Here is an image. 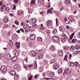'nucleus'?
Listing matches in <instances>:
<instances>
[{"label":"nucleus","mask_w":80,"mask_h":80,"mask_svg":"<svg viewBox=\"0 0 80 80\" xmlns=\"http://www.w3.org/2000/svg\"><path fill=\"white\" fill-rule=\"evenodd\" d=\"M60 38L58 36H54L52 38V40L55 42H59L60 41Z\"/></svg>","instance_id":"obj_1"},{"label":"nucleus","mask_w":80,"mask_h":80,"mask_svg":"<svg viewBox=\"0 0 80 80\" xmlns=\"http://www.w3.org/2000/svg\"><path fill=\"white\" fill-rule=\"evenodd\" d=\"M0 69L1 71L3 73H6L7 72V68L5 66H1Z\"/></svg>","instance_id":"obj_2"},{"label":"nucleus","mask_w":80,"mask_h":80,"mask_svg":"<svg viewBox=\"0 0 80 80\" xmlns=\"http://www.w3.org/2000/svg\"><path fill=\"white\" fill-rule=\"evenodd\" d=\"M36 37V36H35V35L32 34L30 35L29 38L30 40H33Z\"/></svg>","instance_id":"obj_3"},{"label":"nucleus","mask_w":80,"mask_h":80,"mask_svg":"<svg viewBox=\"0 0 80 80\" xmlns=\"http://www.w3.org/2000/svg\"><path fill=\"white\" fill-rule=\"evenodd\" d=\"M53 67L54 70H57L58 68V65L57 63H55L53 64Z\"/></svg>","instance_id":"obj_4"},{"label":"nucleus","mask_w":80,"mask_h":80,"mask_svg":"<svg viewBox=\"0 0 80 80\" xmlns=\"http://www.w3.org/2000/svg\"><path fill=\"white\" fill-rule=\"evenodd\" d=\"M48 76L49 77L52 78V77H53L55 76V74L53 72H51L49 74Z\"/></svg>","instance_id":"obj_5"},{"label":"nucleus","mask_w":80,"mask_h":80,"mask_svg":"<svg viewBox=\"0 0 80 80\" xmlns=\"http://www.w3.org/2000/svg\"><path fill=\"white\" fill-rule=\"evenodd\" d=\"M58 54L60 56H61L63 55V52H62V50H59L58 51Z\"/></svg>","instance_id":"obj_6"},{"label":"nucleus","mask_w":80,"mask_h":80,"mask_svg":"<svg viewBox=\"0 0 80 80\" xmlns=\"http://www.w3.org/2000/svg\"><path fill=\"white\" fill-rule=\"evenodd\" d=\"M47 25L48 27L52 25V22L50 21H48L47 22Z\"/></svg>","instance_id":"obj_7"},{"label":"nucleus","mask_w":80,"mask_h":80,"mask_svg":"<svg viewBox=\"0 0 80 80\" xmlns=\"http://www.w3.org/2000/svg\"><path fill=\"white\" fill-rule=\"evenodd\" d=\"M6 7L5 5H2L0 7V10L2 12L4 10V8Z\"/></svg>","instance_id":"obj_8"},{"label":"nucleus","mask_w":80,"mask_h":80,"mask_svg":"<svg viewBox=\"0 0 80 80\" xmlns=\"http://www.w3.org/2000/svg\"><path fill=\"white\" fill-rule=\"evenodd\" d=\"M18 15L20 16L21 15H22L23 13V11L22 10L18 11Z\"/></svg>","instance_id":"obj_9"},{"label":"nucleus","mask_w":80,"mask_h":80,"mask_svg":"<svg viewBox=\"0 0 80 80\" xmlns=\"http://www.w3.org/2000/svg\"><path fill=\"white\" fill-rule=\"evenodd\" d=\"M29 27V25L28 24H26L25 25H24L23 26V27L24 28V29H27L28 28V27Z\"/></svg>","instance_id":"obj_10"},{"label":"nucleus","mask_w":80,"mask_h":80,"mask_svg":"<svg viewBox=\"0 0 80 80\" xmlns=\"http://www.w3.org/2000/svg\"><path fill=\"white\" fill-rule=\"evenodd\" d=\"M59 30L61 32H64L65 31V29H64V28L62 26H60L59 27Z\"/></svg>","instance_id":"obj_11"},{"label":"nucleus","mask_w":80,"mask_h":80,"mask_svg":"<svg viewBox=\"0 0 80 80\" xmlns=\"http://www.w3.org/2000/svg\"><path fill=\"white\" fill-rule=\"evenodd\" d=\"M13 53L16 56H17L18 55V52L16 50H14L13 51Z\"/></svg>","instance_id":"obj_12"},{"label":"nucleus","mask_w":80,"mask_h":80,"mask_svg":"<svg viewBox=\"0 0 80 80\" xmlns=\"http://www.w3.org/2000/svg\"><path fill=\"white\" fill-rule=\"evenodd\" d=\"M10 74L11 75L14 76L16 74V72L14 71H12L10 72Z\"/></svg>","instance_id":"obj_13"},{"label":"nucleus","mask_w":80,"mask_h":80,"mask_svg":"<svg viewBox=\"0 0 80 80\" xmlns=\"http://www.w3.org/2000/svg\"><path fill=\"white\" fill-rule=\"evenodd\" d=\"M50 48L52 51H55V47L53 46H52L50 47Z\"/></svg>","instance_id":"obj_14"},{"label":"nucleus","mask_w":80,"mask_h":80,"mask_svg":"<svg viewBox=\"0 0 80 80\" xmlns=\"http://www.w3.org/2000/svg\"><path fill=\"white\" fill-rule=\"evenodd\" d=\"M64 2L65 4H69V3H70L71 1L70 0H66Z\"/></svg>","instance_id":"obj_15"},{"label":"nucleus","mask_w":80,"mask_h":80,"mask_svg":"<svg viewBox=\"0 0 80 80\" xmlns=\"http://www.w3.org/2000/svg\"><path fill=\"white\" fill-rule=\"evenodd\" d=\"M12 61H14V62H15L17 61V57H13L11 59Z\"/></svg>","instance_id":"obj_16"},{"label":"nucleus","mask_w":80,"mask_h":80,"mask_svg":"<svg viewBox=\"0 0 80 80\" xmlns=\"http://www.w3.org/2000/svg\"><path fill=\"white\" fill-rule=\"evenodd\" d=\"M61 41L63 43H65V42H66V41H67V39H66L64 38H61Z\"/></svg>","instance_id":"obj_17"},{"label":"nucleus","mask_w":80,"mask_h":80,"mask_svg":"<svg viewBox=\"0 0 80 80\" xmlns=\"http://www.w3.org/2000/svg\"><path fill=\"white\" fill-rule=\"evenodd\" d=\"M52 33L53 34H55L56 33H57V29H54L52 31Z\"/></svg>","instance_id":"obj_18"},{"label":"nucleus","mask_w":80,"mask_h":80,"mask_svg":"<svg viewBox=\"0 0 80 80\" xmlns=\"http://www.w3.org/2000/svg\"><path fill=\"white\" fill-rule=\"evenodd\" d=\"M15 45H16L18 48H20V43H16Z\"/></svg>","instance_id":"obj_19"},{"label":"nucleus","mask_w":80,"mask_h":80,"mask_svg":"<svg viewBox=\"0 0 80 80\" xmlns=\"http://www.w3.org/2000/svg\"><path fill=\"white\" fill-rule=\"evenodd\" d=\"M6 59L8 60H10V59H11V56H10L9 54H8Z\"/></svg>","instance_id":"obj_20"},{"label":"nucleus","mask_w":80,"mask_h":80,"mask_svg":"<svg viewBox=\"0 0 80 80\" xmlns=\"http://www.w3.org/2000/svg\"><path fill=\"white\" fill-rule=\"evenodd\" d=\"M63 72V70H62L60 69H59L58 72V74H61L62 73V72Z\"/></svg>","instance_id":"obj_21"},{"label":"nucleus","mask_w":80,"mask_h":80,"mask_svg":"<svg viewBox=\"0 0 80 80\" xmlns=\"http://www.w3.org/2000/svg\"><path fill=\"white\" fill-rule=\"evenodd\" d=\"M17 37H18V35L15 34H14L12 35V38H17Z\"/></svg>","instance_id":"obj_22"},{"label":"nucleus","mask_w":80,"mask_h":80,"mask_svg":"<svg viewBox=\"0 0 80 80\" xmlns=\"http://www.w3.org/2000/svg\"><path fill=\"white\" fill-rule=\"evenodd\" d=\"M3 22L5 23H7L8 22V18H5L3 20Z\"/></svg>","instance_id":"obj_23"},{"label":"nucleus","mask_w":80,"mask_h":80,"mask_svg":"<svg viewBox=\"0 0 80 80\" xmlns=\"http://www.w3.org/2000/svg\"><path fill=\"white\" fill-rule=\"evenodd\" d=\"M32 53L34 57H35L37 55V52L35 51H32Z\"/></svg>","instance_id":"obj_24"},{"label":"nucleus","mask_w":80,"mask_h":80,"mask_svg":"<svg viewBox=\"0 0 80 80\" xmlns=\"http://www.w3.org/2000/svg\"><path fill=\"white\" fill-rule=\"evenodd\" d=\"M42 49H41L38 50L37 51V53H38H38H40V54L42 53Z\"/></svg>","instance_id":"obj_25"},{"label":"nucleus","mask_w":80,"mask_h":80,"mask_svg":"<svg viewBox=\"0 0 80 80\" xmlns=\"http://www.w3.org/2000/svg\"><path fill=\"white\" fill-rule=\"evenodd\" d=\"M37 40H38V41H41V42L42 41V38L41 37L38 38H37Z\"/></svg>","instance_id":"obj_26"},{"label":"nucleus","mask_w":80,"mask_h":80,"mask_svg":"<svg viewBox=\"0 0 80 80\" xmlns=\"http://www.w3.org/2000/svg\"><path fill=\"white\" fill-rule=\"evenodd\" d=\"M18 78H19V76L17 74L16 75L14 76V78L16 80H17Z\"/></svg>","instance_id":"obj_27"},{"label":"nucleus","mask_w":80,"mask_h":80,"mask_svg":"<svg viewBox=\"0 0 80 80\" xmlns=\"http://www.w3.org/2000/svg\"><path fill=\"white\" fill-rule=\"evenodd\" d=\"M32 23H35L36 22H37V20L33 19L32 18Z\"/></svg>","instance_id":"obj_28"},{"label":"nucleus","mask_w":80,"mask_h":80,"mask_svg":"<svg viewBox=\"0 0 80 80\" xmlns=\"http://www.w3.org/2000/svg\"><path fill=\"white\" fill-rule=\"evenodd\" d=\"M63 38H64V39L66 40H67V39H68V37H67V36L65 35L63 36Z\"/></svg>","instance_id":"obj_29"},{"label":"nucleus","mask_w":80,"mask_h":80,"mask_svg":"<svg viewBox=\"0 0 80 80\" xmlns=\"http://www.w3.org/2000/svg\"><path fill=\"white\" fill-rule=\"evenodd\" d=\"M70 50L71 51H74V50H75V47L73 46H72L70 48Z\"/></svg>","instance_id":"obj_30"},{"label":"nucleus","mask_w":80,"mask_h":80,"mask_svg":"<svg viewBox=\"0 0 80 80\" xmlns=\"http://www.w3.org/2000/svg\"><path fill=\"white\" fill-rule=\"evenodd\" d=\"M50 63H53L55 62V59H52L51 61H50Z\"/></svg>","instance_id":"obj_31"},{"label":"nucleus","mask_w":80,"mask_h":80,"mask_svg":"<svg viewBox=\"0 0 80 80\" xmlns=\"http://www.w3.org/2000/svg\"><path fill=\"white\" fill-rule=\"evenodd\" d=\"M70 66H71V67H73L74 65H75V63L72 62H70Z\"/></svg>","instance_id":"obj_32"},{"label":"nucleus","mask_w":80,"mask_h":80,"mask_svg":"<svg viewBox=\"0 0 80 80\" xmlns=\"http://www.w3.org/2000/svg\"><path fill=\"white\" fill-rule=\"evenodd\" d=\"M43 54H42V55H39L38 56L39 59H41V58L43 57Z\"/></svg>","instance_id":"obj_33"},{"label":"nucleus","mask_w":80,"mask_h":80,"mask_svg":"<svg viewBox=\"0 0 80 80\" xmlns=\"http://www.w3.org/2000/svg\"><path fill=\"white\" fill-rule=\"evenodd\" d=\"M5 10L6 11H9V10H10V8L8 7H6L5 8Z\"/></svg>","instance_id":"obj_34"},{"label":"nucleus","mask_w":80,"mask_h":80,"mask_svg":"<svg viewBox=\"0 0 80 80\" xmlns=\"http://www.w3.org/2000/svg\"><path fill=\"white\" fill-rule=\"evenodd\" d=\"M71 72V71H70V70H68L66 72V74H67V75H69V74Z\"/></svg>","instance_id":"obj_35"},{"label":"nucleus","mask_w":80,"mask_h":80,"mask_svg":"<svg viewBox=\"0 0 80 80\" xmlns=\"http://www.w3.org/2000/svg\"><path fill=\"white\" fill-rule=\"evenodd\" d=\"M33 66V64H30L29 65H28L27 67L29 68H31V67H32Z\"/></svg>","instance_id":"obj_36"},{"label":"nucleus","mask_w":80,"mask_h":80,"mask_svg":"<svg viewBox=\"0 0 80 80\" xmlns=\"http://www.w3.org/2000/svg\"><path fill=\"white\" fill-rule=\"evenodd\" d=\"M4 58H7V56H8V54L5 53L4 54Z\"/></svg>","instance_id":"obj_37"},{"label":"nucleus","mask_w":80,"mask_h":80,"mask_svg":"<svg viewBox=\"0 0 80 80\" xmlns=\"http://www.w3.org/2000/svg\"><path fill=\"white\" fill-rule=\"evenodd\" d=\"M16 24V25H19V22L18 21L16 20L14 22Z\"/></svg>","instance_id":"obj_38"},{"label":"nucleus","mask_w":80,"mask_h":80,"mask_svg":"<svg viewBox=\"0 0 80 80\" xmlns=\"http://www.w3.org/2000/svg\"><path fill=\"white\" fill-rule=\"evenodd\" d=\"M67 57H68V55H65L64 58V60H66V61H67Z\"/></svg>","instance_id":"obj_39"},{"label":"nucleus","mask_w":80,"mask_h":80,"mask_svg":"<svg viewBox=\"0 0 80 80\" xmlns=\"http://www.w3.org/2000/svg\"><path fill=\"white\" fill-rule=\"evenodd\" d=\"M39 71L40 72H43V68H39Z\"/></svg>","instance_id":"obj_40"},{"label":"nucleus","mask_w":80,"mask_h":80,"mask_svg":"<svg viewBox=\"0 0 80 80\" xmlns=\"http://www.w3.org/2000/svg\"><path fill=\"white\" fill-rule=\"evenodd\" d=\"M69 20L70 22H74L75 21V20L73 19V18Z\"/></svg>","instance_id":"obj_41"},{"label":"nucleus","mask_w":80,"mask_h":80,"mask_svg":"<svg viewBox=\"0 0 80 80\" xmlns=\"http://www.w3.org/2000/svg\"><path fill=\"white\" fill-rule=\"evenodd\" d=\"M32 2H31V3H32L33 4H35V0H32L31 1Z\"/></svg>","instance_id":"obj_42"},{"label":"nucleus","mask_w":80,"mask_h":80,"mask_svg":"<svg viewBox=\"0 0 80 80\" xmlns=\"http://www.w3.org/2000/svg\"><path fill=\"white\" fill-rule=\"evenodd\" d=\"M56 25H58V18H56Z\"/></svg>","instance_id":"obj_43"},{"label":"nucleus","mask_w":80,"mask_h":80,"mask_svg":"<svg viewBox=\"0 0 80 80\" xmlns=\"http://www.w3.org/2000/svg\"><path fill=\"white\" fill-rule=\"evenodd\" d=\"M63 50H68V47H66L64 48Z\"/></svg>","instance_id":"obj_44"},{"label":"nucleus","mask_w":80,"mask_h":80,"mask_svg":"<svg viewBox=\"0 0 80 80\" xmlns=\"http://www.w3.org/2000/svg\"><path fill=\"white\" fill-rule=\"evenodd\" d=\"M76 50H79V49H80V47L78 46H77L76 47Z\"/></svg>","instance_id":"obj_45"},{"label":"nucleus","mask_w":80,"mask_h":80,"mask_svg":"<svg viewBox=\"0 0 80 80\" xmlns=\"http://www.w3.org/2000/svg\"><path fill=\"white\" fill-rule=\"evenodd\" d=\"M80 52V51H76L74 52L75 54H77V53H78Z\"/></svg>","instance_id":"obj_46"},{"label":"nucleus","mask_w":80,"mask_h":80,"mask_svg":"<svg viewBox=\"0 0 80 80\" xmlns=\"http://www.w3.org/2000/svg\"><path fill=\"white\" fill-rule=\"evenodd\" d=\"M52 13L53 12L52 11H48V10H47V13Z\"/></svg>","instance_id":"obj_47"},{"label":"nucleus","mask_w":80,"mask_h":80,"mask_svg":"<svg viewBox=\"0 0 80 80\" xmlns=\"http://www.w3.org/2000/svg\"><path fill=\"white\" fill-rule=\"evenodd\" d=\"M14 2L15 3H17L18 2V0H14Z\"/></svg>","instance_id":"obj_48"},{"label":"nucleus","mask_w":80,"mask_h":80,"mask_svg":"<svg viewBox=\"0 0 80 80\" xmlns=\"http://www.w3.org/2000/svg\"><path fill=\"white\" fill-rule=\"evenodd\" d=\"M32 76H30L28 78V80H32Z\"/></svg>","instance_id":"obj_49"},{"label":"nucleus","mask_w":80,"mask_h":80,"mask_svg":"<svg viewBox=\"0 0 80 80\" xmlns=\"http://www.w3.org/2000/svg\"><path fill=\"white\" fill-rule=\"evenodd\" d=\"M70 70V69H68V68H65V72H67V71L68 70Z\"/></svg>","instance_id":"obj_50"},{"label":"nucleus","mask_w":80,"mask_h":80,"mask_svg":"<svg viewBox=\"0 0 80 80\" xmlns=\"http://www.w3.org/2000/svg\"><path fill=\"white\" fill-rule=\"evenodd\" d=\"M20 30L21 31V32H23V33H24V29H23L22 28H20Z\"/></svg>","instance_id":"obj_51"},{"label":"nucleus","mask_w":80,"mask_h":80,"mask_svg":"<svg viewBox=\"0 0 80 80\" xmlns=\"http://www.w3.org/2000/svg\"><path fill=\"white\" fill-rule=\"evenodd\" d=\"M75 65L76 66H78V63L77 62H75Z\"/></svg>","instance_id":"obj_52"},{"label":"nucleus","mask_w":80,"mask_h":80,"mask_svg":"<svg viewBox=\"0 0 80 80\" xmlns=\"http://www.w3.org/2000/svg\"><path fill=\"white\" fill-rule=\"evenodd\" d=\"M66 28L68 30L70 29V26H66Z\"/></svg>","instance_id":"obj_53"},{"label":"nucleus","mask_w":80,"mask_h":80,"mask_svg":"<svg viewBox=\"0 0 80 80\" xmlns=\"http://www.w3.org/2000/svg\"><path fill=\"white\" fill-rule=\"evenodd\" d=\"M78 37H79V38H80V32L78 33Z\"/></svg>","instance_id":"obj_54"},{"label":"nucleus","mask_w":80,"mask_h":80,"mask_svg":"<svg viewBox=\"0 0 80 80\" xmlns=\"http://www.w3.org/2000/svg\"><path fill=\"white\" fill-rule=\"evenodd\" d=\"M63 9H64V8L62 7L60 8V11H62Z\"/></svg>","instance_id":"obj_55"},{"label":"nucleus","mask_w":80,"mask_h":80,"mask_svg":"<svg viewBox=\"0 0 80 80\" xmlns=\"http://www.w3.org/2000/svg\"><path fill=\"white\" fill-rule=\"evenodd\" d=\"M16 9V5H14L13 7V10H15Z\"/></svg>","instance_id":"obj_56"},{"label":"nucleus","mask_w":80,"mask_h":80,"mask_svg":"<svg viewBox=\"0 0 80 80\" xmlns=\"http://www.w3.org/2000/svg\"><path fill=\"white\" fill-rule=\"evenodd\" d=\"M44 3V0H41V4H43Z\"/></svg>","instance_id":"obj_57"},{"label":"nucleus","mask_w":80,"mask_h":80,"mask_svg":"<svg viewBox=\"0 0 80 80\" xmlns=\"http://www.w3.org/2000/svg\"><path fill=\"white\" fill-rule=\"evenodd\" d=\"M38 74H36L35 75L34 78H38Z\"/></svg>","instance_id":"obj_58"},{"label":"nucleus","mask_w":80,"mask_h":80,"mask_svg":"<svg viewBox=\"0 0 80 80\" xmlns=\"http://www.w3.org/2000/svg\"><path fill=\"white\" fill-rule=\"evenodd\" d=\"M66 74H67V72H65V71H64V72L63 73V75L65 76V75H66Z\"/></svg>","instance_id":"obj_59"},{"label":"nucleus","mask_w":80,"mask_h":80,"mask_svg":"<svg viewBox=\"0 0 80 80\" xmlns=\"http://www.w3.org/2000/svg\"><path fill=\"white\" fill-rule=\"evenodd\" d=\"M17 33H20V30H18L17 31Z\"/></svg>","instance_id":"obj_60"},{"label":"nucleus","mask_w":80,"mask_h":80,"mask_svg":"<svg viewBox=\"0 0 80 80\" xmlns=\"http://www.w3.org/2000/svg\"><path fill=\"white\" fill-rule=\"evenodd\" d=\"M72 19H73V18H72V17L71 16H70L68 18L69 20H70Z\"/></svg>","instance_id":"obj_61"},{"label":"nucleus","mask_w":80,"mask_h":80,"mask_svg":"<svg viewBox=\"0 0 80 80\" xmlns=\"http://www.w3.org/2000/svg\"><path fill=\"white\" fill-rule=\"evenodd\" d=\"M45 65H47V66H48V61H47V62H45Z\"/></svg>","instance_id":"obj_62"},{"label":"nucleus","mask_w":80,"mask_h":80,"mask_svg":"<svg viewBox=\"0 0 80 80\" xmlns=\"http://www.w3.org/2000/svg\"><path fill=\"white\" fill-rule=\"evenodd\" d=\"M47 33H48V34H49L50 33V31L49 30H48L47 31Z\"/></svg>","instance_id":"obj_63"},{"label":"nucleus","mask_w":80,"mask_h":80,"mask_svg":"<svg viewBox=\"0 0 80 80\" xmlns=\"http://www.w3.org/2000/svg\"><path fill=\"white\" fill-rule=\"evenodd\" d=\"M73 38V37L72 36H70V39L71 40V39H72V38Z\"/></svg>","instance_id":"obj_64"}]
</instances>
